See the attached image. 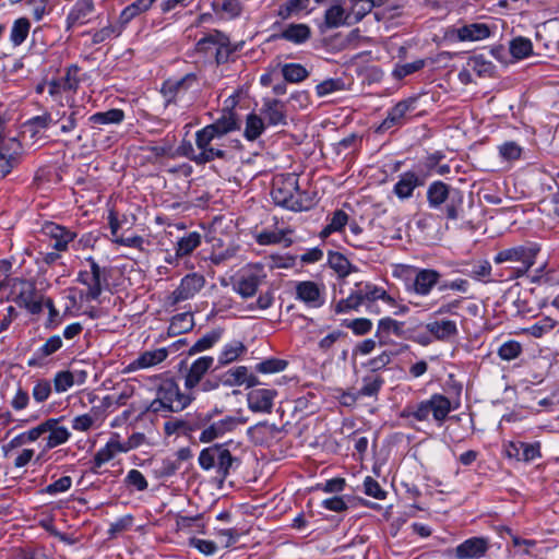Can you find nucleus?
Returning <instances> with one entry per match:
<instances>
[{
	"mask_svg": "<svg viewBox=\"0 0 559 559\" xmlns=\"http://www.w3.org/2000/svg\"><path fill=\"white\" fill-rule=\"evenodd\" d=\"M193 400L192 391L181 392L175 379L167 378L156 386V397L150 403L146 411L154 414L163 411L178 413L187 408Z\"/></svg>",
	"mask_w": 559,
	"mask_h": 559,
	"instance_id": "obj_1",
	"label": "nucleus"
},
{
	"mask_svg": "<svg viewBox=\"0 0 559 559\" xmlns=\"http://www.w3.org/2000/svg\"><path fill=\"white\" fill-rule=\"evenodd\" d=\"M427 202L430 209L443 210L448 219L455 221L462 212L464 194L460 189L437 180L427 189Z\"/></svg>",
	"mask_w": 559,
	"mask_h": 559,
	"instance_id": "obj_2",
	"label": "nucleus"
},
{
	"mask_svg": "<svg viewBox=\"0 0 559 559\" xmlns=\"http://www.w3.org/2000/svg\"><path fill=\"white\" fill-rule=\"evenodd\" d=\"M271 195L276 205L290 211H307L312 206V200L300 191L298 179L294 175L274 179Z\"/></svg>",
	"mask_w": 559,
	"mask_h": 559,
	"instance_id": "obj_3",
	"label": "nucleus"
},
{
	"mask_svg": "<svg viewBox=\"0 0 559 559\" xmlns=\"http://www.w3.org/2000/svg\"><path fill=\"white\" fill-rule=\"evenodd\" d=\"M11 269V263L8 261L0 262V288L4 282L11 287L12 300L22 308L27 309L31 313L37 314L43 309L41 301L37 298L35 285L23 278L14 277L8 278V272Z\"/></svg>",
	"mask_w": 559,
	"mask_h": 559,
	"instance_id": "obj_4",
	"label": "nucleus"
},
{
	"mask_svg": "<svg viewBox=\"0 0 559 559\" xmlns=\"http://www.w3.org/2000/svg\"><path fill=\"white\" fill-rule=\"evenodd\" d=\"M227 445L228 443H216L207 447L200 452L198 459L201 468H215L217 477L222 480L228 477L234 464H239L238 457L230 453Z\"/></svg>",
	"mask_w": 559,
	"mask_h": 559,
	"instance_id": "obj_5",
	"label": "nucleus"
},
{
	"mask_svg": "<svg viewBox=\"0 0 559 559\" xmlns=\"http://www.w3.org/2000/svg\"><path fill=\"white\" fill-rule=\"evenodd\" d=\"M536 254L535 248L519 246L498 252L495 262L497 264L509 263L506 267L509 271L508 278L513 280L521 277L533 266Z\"/></svg>",
	"mask_w": 559,
	"mask_h": 559,
	"instance_id": "obj_6",
	"label": "nucleus"
},
{
	"mask_svg": "<svg viewBox=\"0 0 559 559\" xmlns=\"http://www.w3.org/2000/svg\"><path fill=\"white\" fill-rule=\"evenodd\" d=\"M195 146L199 151V165H205L215 159L227 162L233 158L229 146L223 140L202 129L195 132Z\"/></svg>",
	"mask_w": 559,
	"mask_h": 559,
	"instance_id": "obj_7",
	"label": "nucleus"
},
{
	"mask_svg": "<svg viewBox=\"0 0 559 559\" xmlns=\"http://www.w3.org/2000/svg\"><path fill=\"white\" fill-rule=\"evenodd\" d=\"M240 424H242V420L235 416H225L219 420H213V415L206 414L197 421V429H202L199 440L203 443H210L234 431Z\"/></svg>",
	"mask_w": 559,
	"mask_h": 559,
	"instance_id": "obj_8",
	"label": "nucleus"
},
{
	"mask_svg": "<svg viewBox=\"0 0 559 559\" xmlns=\"http://www.w3.org/2000/svg\"><path fill=\"white\" fill-rule=\"evenodd\" d=\"M211 46L216 47L215 59L218 64L227 62L230 55L235 51V49L230 47L229 37L217 29H213L199 39L195 48L199 52H207Z\"/></svg>",
	"mask_w": 559,
	"mask_h": 559,
	"instance_id": "obj_9",
	"label": "nucleus"
},
{
	"mask_svg": "<svg viewBox=\"0 0 559 559\" xmlns=\"http://www.w3.org/2000/svg\"><path fill=\"white\" fill-rule=\"evenodd\" d=\"M266 274L261 265H253L245 270L235 284V290L243 298L255 295L258 288L264 283Z\"/></svg>",
	"mask_w": 559,
	"mask_h": 559,
	"instance_id": "obj_10",
	"label": "nucleus"
},
{
	"mask_svg": "<svg viewBox=\"0 0 559 559\" xmlns=\"http://www.w3.org/2000/svg\"><path fill=\"white\" fill-rule=\"evenodd\" d=\"M489 547L488 538L471 537L454 549L449 550V556H454L455 559H480L486 555Z\"/></svg>",
	"mask_w": 559,
	"mask_h": 559,
	"instance_id": "obj_11",
	"label": "nucleus"
},
{
	"mask_svg": "<svg viewBox=\"0 0 559 559\" xmlns=\"http://www.w3.org/2000/svg\"><path fill=\"white\" fill-rule=\"evenodd\" d=\"M198 78L194 73H188L180 80H166L160 88L166 106L176 104L177 99L183 96L189 88L197 84Z\"/></svg>",
	"mask_w": 559,
	"mask_h": 559,
	"instance_id": "obj_12",
	"label": "nucleus"
},
{
	"mask_svg": "<svg viewBox=\"0 0 559 559\" xmlns=\"http://www.w3.org/2000/svg\"><path fill=\"white\" fill-rule=\"evenodd\" d=\"M415 98H407L399 102L394 107L390 109L386 118L379 126L378 131L384 132L392 128L403 126L409 112L415 109Z\"/></svg>",
	"mask_w": 559,
	"mask_h": 559,
	"instance_id": "obj_13",
	"label": "nucleus"
},
{
	"mask_svg": "<svg viewBox=\"0 0 559 559\" xmlns=\"http://www.w3.org/2000/svg\"><path fill=\"white\" fill-rule=\"evenodd\" d=\"M41 231L53 240L52 248L56 251H67L69 243L76 237L75 231L53 222H46L41 227Z\"/></svg>",
	"mask_w": 559,
	"mask_h": 559,
	"instance_id": "obj_14",
	"label": "nucleus"
},
{
	"mask_svg": "<svg viewBox=\"0 0 559 559\" xmlns=\"http://www.w3.org/2000/svg\"><path fill=\"white\" fill-rule=\"evenodd\" d=\"M493 28L495 26L486 23H471L453 28L450 36L455 37L459 41H477L488 38Z\"/></svg>",
	"mask_w": 559,
	"mask_h": 559,
	"instance_id": "obj_15",
	"label": "nucleus"
},
{
	"mask_svg": "<svg viewBox=\"0 0 559 559\" xmlns=\"http://www.w3.org/2000/svg\"><path fill=\"white\" fill-rule=\"evenodd\" d=\"M205 284L204 276L191 273L186 275L179 286L173 292V304H178L192 298Z\"/></svg>",
	"mask_w": 559,
	"mask_h": 559,
	"instance_id": "obj_16",
	"label": "nucleus"
},
{
	"mask_svg": "<svg viewBox=\"0 0 559 559\" xmlns=\"http://www.w3.org/2000/svg\"><path fill=\"white\" fill-rule=\"evenodd\" d=\"M428 178V173L423 170L406 171L400 176L399 181L394 186V193L400 199L411 198L415 188L424 186Z\"/></svg>",
	"mask_w": 559,
	"mask_h": 559,
	"instance_id": "obj_17",
	"label": "nucleus"
},
{
	"mask_svg": "<svg viewBox=\"0 0 559 559\" xmlns=\"http://www.w3.org/2000/svg\"><path fill=\"white\" fill-rule=\"evenodd\" d=\"M277 392L271 389H252L248 395V407L253 413H266L270 414L273 408L274 399Z\"/></svg>",
	"mask_w": 559,
	"mask_h": 559,
	"instance_id": "obj_18",
	"label": "nucleus"
},
{
	"mask_svg": "<svg viewBox=\"0 0 559 559\" xmlns=\"http://www.w3.org/2000/svg\"><path fill=\"white\" fill-rule=\"evenodd\" d=\"M240 129L237 115L233 110H224L223 115L213 123L205 126L202 130L214 136L224 140L229 132Z\"/></svg>",
	"mask_w": 559,
	"mask_h": 559,
	"instance_id": "obj_19",
	"label": "nucleus"
},
{
	"mask_svg": "<svg viewBox=\"0 0 559 559\" xmlns=\"http://www.w3.org/2000/svg\"><path fill=\"white\" fill-rule=\"evenodd\" d=\"M214 358L212 356H202L195 359L189 367L185 376V388L188 391L195 389L202 381L205 373L212 368Z\"/></svg>",
	"mask_w": 559,
	"mask_h": 559,
	"instance_id": "obj_20",
	"label": "nucleus"
},
{
	"mask_svg": "<svg viewBox=\"0 0 559 559\" xmlns=\"http://www.w3.org/2000/svg\"><path fill=\"white\" fill-rule=\"evenodd\" d=\"M221 382L225 386L247 384L248 388H253L259 384L258 378L253 374H249L246 366H238L227 370L221 376Z\"/></svg>",
	"mask_w": 559,
	"mask_h": 559,
	"instance_id": "obj_21",
	"label": "nucleus"
},
{
	"mask_svg": "<svg viewBox=\"0 0 559 559\" xmlns=\"http://www.w3.org/2000/svg\"><path fill=\"white\" fill-rule=\"evenodd\" d=\"M62 347V340L59 335L49 337L46 343L40 346L34 355L28 359L27 366L41 368L47 365V358L58 352Z\"/></svg>",
	"mask_w": 559,
	"mask_h": 559,
	"instance_id": "obj_22",
	"label": "nucleus"
},
{
	"mask_svg": "<svg viewBox=\"0 0 559 559\" xmlns=\"http://www.w3.org/2000/svg\"><path fill=\"white\" fill-rule=\"evenodd\" d=\"M311 37V28L304 23H290L286 25L280 34L273 35V38L284 39L295 45H301Z\"/></svg>",
	"mask_w": 559,
	"mask_h": 559,
	"instance_id": "obj_23",
	"label": "nucleus"
},
{
	"mask_svg": "<svg viewBox=\"0 0 559 559\" xmlns=\"http://www.w3.org/2000/svg\"><path fill=\"white\" fill-rule=\"evenodd\" d=\"M94 10V0H78L67 16V28L86 24Z\"/></svg>",
	"mask_w": 559,
	"mask_h": 559,
	"instance_id": "obj_24",
	"label": "nucleus"
},
{
	"mask_svg": "<svg viewBox=\"0 0 559 559\" xmlns=\"http://www.w3.org/2000/svg\"><path fill=\"white\" fill-rule=\"evenodd\" d=\"M440 277V273L436 270L421 269L415 275L413 290L418 295L426 296L437 285Z\"/></svg>",
	"mask_w": 559,
	"mask_h": 559,
	"instance_id": "obj_25",
	"label": "nucleus"
},
{
	"mask_svg": "<svg viewBox=\"0 0 559 559\" xmlns=\"http://www.w3.org/2000/svg\"><path fill=\"white\" fill-rule=\"evenodd\" d=\"M404 323L396 321L390 317L382 318L378 322V329L376 332V337L379 340V344L381 346L388 345L390 341V335L393 334L397 337L404 336Z\"/></svg>",
	"mask_w": 559,
	"mask_h": 559,
	"instance_id": "obj_26",
	"label": "nucleus"
},
{
	"mask_svg": "<svg viewBox=\"0 0 559 559\" xmlns=\"http://www.w3.org/2000/svg\"><path fill=\"white\" fill-rule=\"evenodd\" d=\"M384 383L383 378L377 374H368L362 378V385L355 393H347L345 397H350L352 402H356L364 396H377Z\"/></svg>",
	"mask_w": 559,
	"mask_h": 559,
	"instance_id": "obj_27",
	"label": "nucleus"
},
{
	"mask_svg": "<svg viewBox=\"0 0 559 559\" xmlns=\"http://www.w3.org/2000/svg\"><path fill=\"white\" fill-rule=\"evenodd\" d=\"M357 290L364 302L362 306H365L367 309H370L374 301L378 299H381L390 305L394 302V299L388 295L383 288L372 284H366L362 287H358Z\"/></svg>",
	"mask_w": 559,
	"mask_h": 559,
	"instance_id": "obj_28",
	"label": "nucleus"
},
{
	"mask_svg": "<svg viewBox=\"0 0 559 559\" xmlns=\"http://www.w3.org/2000/svg\"><path fill=\"white\" fill-rule=\"evenodd\" d=\"M262 114L269 124H286L285 105L278 99H265Z\"/></svg>",
	"mask_w": 559,
	"mask_h": 559,
	"instance_id": "obj_29",
	"label": "nucleus"
},
{
	"mask_svg": "<svg viewBox=\"0 0 559 559\" xmlns=\"http://www.w3.org/2000/svg\"><path fill=\"white\" fill-rule=\"evenodd\" d=\"M427 331L438 341H447L457 335L456 323L452 320L433 321L426 324Z\"/></svg>",
	"mask_w": 559,
	"mask_h": 559,
	"instance_id": "obj_30",
	"label": "nucleus"
},
{
	"mask_svg": "<svg viewBox=\"0 0 559 559\" xmlns=\"http://www.w3.org/2000/svg\"><path fill=\"white\" fill-rule=\"evenodd\" d=\"M297 297L311 307H320L322 305L321 294L314 282L305 281L296 286Z\"/></svg>",
	"mask_w": 559,
	"mask_h": 559,
	"instance_id": "obj_31",
	"label": "nucleus"
},
{
	"mask_svg": "<svg viewBox=\"0 0 559 559\" xmlns=\"http://www.w3.org/2000/svg\"><path fill=\"white\" fill-rule=\"evenodd\" d=\"M120 451V441L117 438H111L107 444L99 449L93 459V467L92 471L96 472L105 463L109 462L115 457L117 453Z\"/></svg>",
	"mask_w": 559,
	"mask_h": 559,
	"instance_id": "obj_32",
	"label": "nucleus"
},
{
	"mask_svg": "<svg viewBox=\"0 0 559 559\" xmlns=\"http://www.w3.org/2000/svg\"><path fill=\"white\" fill-rule=\"evenodd\" d=\"M433 419L442 424L452 409L450 400L442 394H433L428 400Z\"/></svg>",
	"mask_w": 559,
	"mask_h": 559,
	"instance_id": "obj_33",
	"label": "nucleus"
},
{
	"mask_svg": "<svg viewBox=\"0 0 559 559\" xmlns=\"http://www.w3.org/2000/svg\"><path fill=\"white\" fill-rule=\"evenodd\" d=\"M324 23L328 28H336L344 24L349 25L352 23L350 13H346L342 5L334 4L325 11Z\"/></svg>",
	"mask_w": 559,
	"mask_h": 559,
	"instance_id": "obj_34",
	"label": "nucleus"
},
{
	"mask_svg": "<svg viewBox=\"0 0 559 559\" xmlns=\"http://www.w3.org/2000/svg\"><path fill=\"white\" fill-rule=\"evenodd\" d=\"M124 119V112L122 109L112 108L107 111H99L92 115L88 121L93 127H100L107 124H119Z\"/></svg>",
	"mask_w": 559,
	"mask_h": 559,
	"instance_id": "obj_35",
	"label": "nucleus"
},
{
	"mask_svg": "<svg viewBox=\"0 0 559 559\" xmlns=\"http://www.w3.org/2000/svg\"><path fill=\"white\" fill-rule=\"evenodd\" d=\"M167 350L165 348H158L141 354L132 364L133 369L150 368L157 364H160L167 358Z\"/></svg>",
	"mask_w": 559,
	"mask_h": 559,
	"instance_id": "obj_36",
	"label": "nucleus"
},
{
	"mask_svg": "<svg viewBox=\"0 0 559 559\" xmlns=\"http://www.w3.org/2000/svg\"><path fill=\"white\" fill-rule=\"evenodd\" d=\"M223 333L224 330L222 328L214 329L206 333L189 348L188 355L192 356L212 348L222 338Z\"/></svg>",
	"mask_w": 559,
	"mask_h": 559,
	"instance_id": "obj_37",
	"label": "nucleus"
},
{
	"mask_svg": "<svg viewBox=\"0 0 559 559\" xmlns=\"http://www.w3.org/2000/svg\"><path fill=\"white\" fill-rule=\"evenodd\" d=\"M48 420L53 421V425H51V428L48 430L49 435L47 437L46 448L52 449L66 443L71 436L68 428L59 425L60 418H49Z\"/></svg>",
	"mask_w": 559,
	"mask_h": 559,
	"instance_id": "obj_38",
	"label": "nucleus"
},
{
	"mask_svg": "<svg viewBox=\"0 0 559 559\" xmlns=\"http://www.w3.org/2000/svg\"><path fill=\"white\" fill-rule=\"evenodd\" d=\"M247 352V347L240 341H233L224 346L219 356L218 365L226 366L236 361L241 355Z\"/></svg>",
	"mask_w": 559,
	"mask_h": 559,
	"instance_id": "obj_39",
	"label": "nucleus"
},
{
	"mask_svg": "<svg viewBox=\"0 0 559 559\" xmlns=\"http://www.w3.org/2000/svg\"><path fill=\"white\" fill-rule=\"evenodd\" d=\"M202 237L198 231H191L177 241V257L190 255L200 245Z\"/></svg>",
	"mask_w": 559,
	"mask_h": 559,
	"instance_id": "obj_40",
	"label": "nucleus"
},
{
	"mask_svg": "<svg viewBox=\"0 0 559 559\" xmlns=\"http://www.w3.org/2000/svg\"><path fill=\"white\" fill-rule=\"evenodd\" d=\"M329 265L340 277H346L350 272L355 271L348 259L340 252H329Z\"/></svg>",
	"mask_w": 559,
	"mask_h": 559,
	"instance_id": "obj_41",
	"label": "nucleus"
},
{
	"mask_svg": "<svg viewBox=\"0 0 559 559\" xmlns=\"http://www.w3.org/2000/svg\"><path fill=\"white\" fill-rule=\"evenodd\" d=\"M310 3V0H288L280 5L277 15L282 20H288L293 15L299 14L306 10Z\"/></svg>",
	"mask_w": 559,
	"mask_h": 559,
	"instance_id": "obj_42",
	"label": "nucleus"
},
{
	"mask_svg": "<svg viewBox=\"0 0 559 559\" xmlns=\"http://www.w3.org/2000/svg\"><path fill=\"white\" fill-rule=\"evenodd\" d=\"M155 2V0H136L126 7L121 14L120 19L123 23L130 22L132 19L138 16L139 14L147 11L152 4Z\"/></svg>",
	"mask_w": 559,
	"mask_h": 559,
	"instance_id": "obj_43",
	"label": "nucleus"
},
{
	"mask_svg": "<svg viewBox=\"0 0 559 559\" xmlns=\"http://www.w3.org/2000/svg\"><path fill=\"white\" fill-rule=\"evenodd\" d=\"M510 53L515 59H524L533 53V44L528 38L516 37L510 41Z\"/></svg>",
	"mask_w": 559,
	"mask_h": 559,
	"instance_id": "obj_44",
	"label": "nucleus"
},
{
	"mask_svg": "<svg viewBox=\"0 0 559 559\" xmlns=\"http://www.w3.org/2000/svg\"><path fill=\"white\" fill-rule=\"evenodd\" d=\"M282 74L285 81L290 83H299L308 78L309 72L299 63H287L282 68Z\"/></svg>",
	"mask_w": 559,
	"mask_h": 559,
	"instance_id": "obj_45",
	"label": "nucleus"
},
{
	"mask_svg": "<svg viewBox=\"0 0 559 559\" xmlns=\"http://www.w3.org/2000/svg\"><path fill=\"white\" fill-rule=\"evenodd\" d=\"M31 22L26 17L17 19L12 26L10 39L14 46H20L27 37Z\"/></svg>",
	"mask_w": 559,
	"mask_h": 559,
	"instance_id": "obj_46",
	"label": "nucleus"
},
{
	"mask_svg": "<svg viewBox=\"0 0 559 559\" xmlns=\"http://www.w3.org/2000/svg\"><path fill=\"white\" fill-rule=\"evenodd\" d=\"M194 325L193 316L189 312H183L173 317L169 325V331L173 334H181L190 331Z\"/></svg>",
	"mask_w": 559,
	"mask_h": 559,
	"instance_id": "obj_47",
	"label": "nucleus"
},
{
	"mask_svg": "<svg viewBox=\"0 0 559 559\" xmlns=\"http://www.w3.org/2000/svg\"><path fill=\"white\" fill-rule=\"evenodd\" d=\"M557 325V322L550 317H544L539 319L536 323L531 326L524 329V332L534 337H542L548 333H550Z\"/></svg>",
	"mask_w": 559,
	"mask_h": 559,
	"instance_id": "obj_48",
	"label": "nucleus"
},
{
	"mask_svg": "<svg viewBox=\"0 0 559 559\" xmlns=\"http://www.w3.org/2000/svg\"><path fill=\"white\" fill-rule=\"evenodd\" d=\"M364 305L358 290L353 292L347 298L341 299L334 306L335 313H347L353 310L357 311Z\"/></svg>",
	"mask_w": 559,
	"mask_h": 559,
	"instance_id": "obj_49",
	"label": "nucleus"
},
{
	"mask_svg": "<svg viewBox=\"0 0 559 559\" xmlns=\"http://www.w3.org/2000/svg\"><path fill=\"white\" fill-rule=\"evenodd\" d=\"M264 130V122L261 117L250 114L246 120L245 136L249 141L257 140Z\"/></svg>",
	"mask_w": 559,
	"mask_h": 559,
	"instance_id": "obj_50",
	"label": "nucleus"
},
{
	"mask_svg": "<svg viewBox=\"0 0 559 559\" xmlns=\"http://www.w3.org/2000/svg\"><path fill=\"white\" fill-rule=\"evenodd\" d=\"M86 115L83 106L71 105L70 114L62 122L60 130L62 133H69L75 129L78 121L83 119Z\"/></svg>",
	"mask_w": 559,
	"mask_h": 559,
	"instance_id": "obj_51",
	"label": "nucleus"
},
{
	"mask_svg": "<svg viewBox=\"0 0 559 559\" xmlns=\"http://www.w3.org/2000/svg\"><path fill=\"white\" fill-rule=\"evenodd\" d=\"M53 122L51 115L49 112H45L41 116L28 119L25 122V127L31 132L32 136H35L40 130L47 129Z\"/></svg>",
	"mask_w": 559,
	"mask_h": 559,
	"instance_id": "obj_52",
	"label": "nucleus"
},
{
	"mask_svg": "<svg viewBox=\"0 0 559 559\" xmlns=\"http://www.w3.org/2000/svg\"><path fill=\"white\" fill-rule=\"evenodd\" d=\"M164 430H165V433L168 436L178 433V432L187 435L189 432L197 430V423L192 424V423H189L186 420H180V419L169 420V421L165 423Z\"/></svg>",
	"mask_w": 559,
	"mask_h": 559,
	"instance_id": "obj_53",
	"label": "nucleus"
},
{
	"mask_svg": "<svg viewBox=\"0 0 559 559\" xmlns=\"http://www.w3.org/2000/svg\"><path fill=\"white\" fill-rule=\"evenodd\" d=\"M522 353V345L516 341H508L503 343L498 349V356L502 360H513Z\"/></svg>",
	"mask_w": 559,
	"mask_h": 559,
	"instance_id": "obj_54",
	"label": "nucleus"
},
{
	"mask_svg": "<svg viewBox=\"0 0 559 559\" xmlns=\"http://www.w3.org/2000/svg\"><path fill=\"white\" fill-rule=\"evenodd\" d=\"M124 485L129 488H134L138 491H144L148 487L146 478L138 469H131L128 472L124 478Z\"/></svg>",
	"mask_w": 559,
	"mask_h": 559,
	"instance_id": "obj_55",
	"label": "nucleus"
},
{
	"mask_svg": "<svg viewBox=\"0 0 559 559\" xmlns=\"http://www.w3.org/2000/svg\"><path fill=\"white\" fill-rule=\"evenodd\" d=\"M287 367V361L278 358H270L259 362L255 370L261 373H274L283 371Z\"/></svg>",
	"mask_w": 559,
	"mask_h": 559,
	"instance_id": "obj_56",
	"label": "nucleus"
},
{
	"mask_svg": "<svg viewBox=\"0 0 559 559\" xmlns=\"http://www.w3.org/2000/svg\"><path fill=\"white\" fill-rule=\"evenodd\" d=\"M51 391L52 388L50 381L47 379H39L35 382L32 394L35 402L44 403L49 399Z\"/></svg>",
	"mask_w": 559,
	"mask_h": 559,
	"instance_id": "obj_57",
	"label": "nucleus"
},
{
	"mask_svg": "<svg viewBox=\"0 0 559 559\" xmlns=\"http://www.w3.org/2000/svg\"><path fill=\"white\" fill-rule=\"evenodd\" d=\"M80 69L76 66H71L68 68L67 73L59 81L62 85V91H72L75 92L80 84V79L78 78Z\"/></svg>",
	"mask_w": 559,
	"mask_h": 559,
	"instance_id": "obj_58",
	"label": "nucleus"
},
{
	"mask_svg": "<svg viewBox=\"0 0 559 559\" xmlns=\"http://www.w3.org/2000/svg\"><path fill=\"white\" fill-rule=\"evenodd\" d=\"M20 559H53L43 545L27 546L21 550Z\"/></svg>",
	"mask_w": 559,
	"mask_h": 559,
	"instance_id": "obj_59",
	"label": "nucleus"
},
{
	"mask_svg": "<svg viewBox=\"0 0 559 559\" xmlns=\"http://www.w3.org/2000/svg\"><path fill=\"white\" fill-rule=\"evenodd\" d=\"M74 384V377L72 372L64 370L56 373L53 378V388L58 393L68 391Z\"/></svg>",
	"mask_w": 559,
	"mask_h": 559,
	"instance_id": "obj_60",
	"label": "nucleus"
},
{
	"mask_svg": "<svg viewBox=\"0 0 559 559\" xmlns=\"http://www.w3.org/2000/svg\"><path fill=\"white\" fill-rule=\"evenodd\" d=\"M97 418V411L93 407L91 414L74 417L72 420V428L78 431H87Z\"/></svg>",
	"mask_w": 559,
	"mask_h": 559,
	"instance_id": "obj_61",
	"label": "nucleus"
},
{
	"mask_svg": "<svg viewBox=\"0 0 559 559\" xmlns=\"http://www.w3.org/2000/svg\"><path fill=\"white\" fill-rule=\"evenodd\" d=\"M425 67V60L419 59L414 62L396 66L393 75L396 79H403L409 74H413Z\"/></svg>",
	"mask_w": 559,
	"mask_h": 559,
	"instance_id": "obj_62",
	"label": "nucleus"
},
{
	"mask_svg": "<svg viewBox=\"0 0 559 559\" xmlns=\"http://www.w3.org/2000/svg\"><path fill=\"white\" fill-rule=\"evenodd\" d=\"M499 153L506 160H516L521 157L522 147L518 143L509 141L499 146Z\"/></svg>",
	"mask_w": 559,
	"mask_h": 559,
	"instance_id": "obj_63",
	"label": "nucleus"
},
{
	"mask_svg": "<svg viewBox=\"0 0 559 559\" xmlns=\"http://www.w3.org/2000/svg\"><path fill=\"white\" fill-rule=\"evenodd\" d=\"M469 66L479 75H490L493 71L495 66L483 58V56H476L471 59Z\"/></svg>",
	"mask_w": 559,
	"mask_h": 559,
	"instance_id": "obj_64",
	"label": "nucleus"
}]
</instances>
